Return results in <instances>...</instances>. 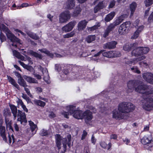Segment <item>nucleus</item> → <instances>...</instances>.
I'll use <instances>...</instances> for the list:
<instances>
[{
	"label": "nucleus",
	"instance_id": "4c0bfd02",
	"mask_svg": "<svg viewBox=\"0 0 153 153\" xmlns=\"http://www.w3.org/2000/svg\"><path fill=\"white\" fill-rule=\"evenodd\" d=\"M124 16L123 15H122L119 16L118 18V19H116L115 21L114 22L117 24V25H119L123 21L124 19Z\"/></svg>",
	"mask_w": 153,
	"mask_h": 153
},
{
	"label": "nucleus",
	"instance_id": "ddd939ff",
	"mask_svg": "<svg viewBox=\"0 0 153 153\" xmlns=\"http://www.w3.org/2000/svg\"><path fill=\"white\" fill-rule=\"evenodd\" d=\"M148 85L140 81V84L138 85L135 88V91L137 92L140 93L142 91H145L147 89Z\"/></svg>",
	"mask_w": 153,
	"mask_h": 153
},
{
	"label": "nucleus",
	"instance_id": "39448f33",
	"mask_svg": "<svg viewBox=\"0 0 153 153\" xmlns=\"http://www.w3.org/2000/svg\"><path fill=\"white\" fill-rule=\"evenodd\" d=\"M130 24V22L128 21L124 22L121 25L118 30L119 33L121 35L127 33L129 29Z\"/></svg>",
	"mask_w": 153,
	"mask_h": 153
},
{
	"label": "nucleus",
	"instance_id": "cd10ccee",
	"mask_svg": "<svg viewBox=\"0 0 153 153\" xmlns=\"http://www.w3.org/2000/svg\"><path fill=\"white\" fill-rule=\"evenodd\" d=\"M34 102L33 105L37 106H40L42 107H44L46 105V103L40 100H33Z\"/></svg>",
	"mask_w": 153,
	"mask_h": 153
},
{
	"label": "nucleus",
	"instance_id": "6e6552de",
	"mask_svg": "<svg viewBox=\"0 0 153 153\" xmlns=\"http://www.w3.org/2000/svg\"><path fill=\"white\" fill-rule=\"evenodd\" d=\"M75 25V22L71 21L63 27L62 28L63 32H68L71 31Z\"/></svg>",
	"mask_w": 153,
	"mask_h": 153
},
{
	"label": "nucleus",
	"instance_id": "79ce46f5",
	"mask_svg": "<svg viewBox=\"0 0 153 153\" xmlns=\"http://www.w3.org/2000/svg\"><path fill=\"white\" fill-rule=\"evenodd\" d=\"M0 134L1 136L3 138V140L5 142L7 143V139L5 134V130H4L3 131H0Z\"/></svg>",
	"mask_w": 153,
	"mask_h": 153
},
{
	"label": "nucleus",
	"instance_id": "a211bd4d",
	"mask_svg": "<svg viewBox=\"0 0 153 153\" xmlns=\"http://www.w3.org/2000/svg\"><path fill=\"white\" fill-rule=\"evenodd\" d=\"M143 97H147V95L153 94V86L151 85H148L147 89L145 92L143 93Z\"/></svg>",
	"mask_w": 153,
	"mask_h": 153
},
{
	"label": "nucleus",
	"instance_id": "de8ad7c7",
	"mask_svg": "<svg viewBox=\"0 0 153 153\" xmlns=\"http://www.w3.org/2000/svg\"><path fill=\"white\" fill-rule=\"evenodd\" d=\"M131 70L133 72L137 74H140L141 72L138 69V67L137 66H133L131 68Z\"/></svg>",
	"mask_w": 153,
	"mask_h": 153
},
{
	"label": "nucleus",
	"instance_id": "f3484780",
	"mask_svg": "<svg viewBox=\"0 0 153 153\" xmlns=\"http://www.w3.org/2000/svg\"><path fill=\"white\" fill-rule=\"evenodd\" d=\"M117 42L115 41L108 42L105 44V48L109 49H114L116 47Z\"/></svg>",
	"mask_w": 153,
	"mask_h": 153
},
{
	"label": "nucleus",
	"instance_id": "774afa93",
	"mask_svg": "<svg viewBox=\"0 0 153 153\" xmlns=\"http://www.w3.org/2000/svg\"><path fill=\"white\" fill-rule=\"evenodd\" d=\"M91 143L94 144L95 145L96 141V140L95 138V137L94 134L92 135L91 138Z\"/></svg>",
	"mask_w": 153,
	"mask_h": 153
},
{
	"label": "nucleus",
	"instance_id": "9b49d317",
	"mask_svg": "<svg viewBox=\"0 0 153 153\" xmlns=\"http://www.w3.org/2000/svg\"><path fill=\"white\" fill-rule=\"evenodd\" d=\"M6 36L7 38L13 42L20 43V40L16 36L10 31L7 32Z\"/></svg>",
	"mask_w": 153,
	"mask_h": 153
},
{
	"label": "nucleus",
	"instance_id": "0e129e2a",
	"mask_svg": "<svg viewBox=\"0 0 153 153\" xmlns=\"http://www.w3.org/2000/svg\"><path fill=\"white\" fill-rule=\"evenodd\" d=\"M13 53L14 56L17 58L20 56V53L17 51L14 50L13 51Z\"/></svg>",
	"mask_w": 153,
	"mask_h": 153
},
{
	"label": "nucleus",
	"instance_id": "69168bd1",
	"mask_svg": "<svg viewBox=\"0 0 153 153\" xmlns=\"http://www.w3.org/2000/svg\"><path fill=\"white\" fill-rule=\"evenodd\" d=\"M49 117L50 118L52 119L55 117H56V115L53 112L51 111L49 114Z\"/></svg>",
	"mask_w": 153,
	"mask_h": 153
},
{
	"label": "nucleus",
	"instance_id": "393cba45",
	"mask_svg": "<svg viewBox=\"0 0 153 153\" xmlns=\"http://www.w3.org/2000/svg\"><path fill=\"white\" fill-rule=\"evenodd\" d=\"M10 108L12 113L13 114L14 119H15L17 116V109L16 106L13 104H10Z\"/></svg>",
	"mask_w": 153,
	"mask_h": 153
},
{
	"label": "nucleus",
	"instance_id": "7c9ffc66",
	"mask_svg": "<svg viewBox=\"0 0 153 153\" xmlns=\"http://www.w3.org/2000/svg\"><path fill=\"white\" fill-rule=\"evenodd\" d=\"M137 7V4L135 2H133L130 5V10L131 11V15H133Z\"/></svg>",
	"mask_w": 153,
	"mask_h": 153
},
{
	"label": "nucleus",
	"instance_id": "864d4df0",
	"mask_svg": "<svg viewBox=\"0 0 153 153\" xmlns=\"http://www.w3.org/2000/svg\"><path fill=\"white\" fill-rule=\"evenodd\" d=\"M148 22L149 23L153 22V11L150 15L148 19Z\"/></svg>",
	"mask_w": 153,
	"mask_h": 153
},
{
	"label": "nucleus",
	"instance_id": "c85d7f7f",
	"mask_svg": "<svg viewBox=\"0 0 153 153\" xmlns=\"http://www.w3.org/2000/svg\"><path fill=\"white\" fill-rule=\"evenodd\" d=\"M100 146L102 148L104 149H107L108 150L110 149L112 145L111 142H109L107 145V143L104 141H102L100 143Z\"/></svg>",
	"mask_w": 153,
	"mask_h": 153
},
{
	"label": "nucleus",
	"instance_id": "5fc2aeb1",
	"mask_svg": "<svg viewBox=\"0 0 153 153\" xmlns=\"http://www.w3.org/2000/svg\"><path fill=\"white\" fill-rule=\"evenodd\" d=\"M99 26L94 25L91 27H89V28L88 29V30L89 31L91 32L93 31L94 30L97 29L98 27H99Z\"/></svg>",
	"mask_w": 153,
	"mask_h": 153
},
{
	"label": "nucleus",
	"instance_id": "6ab92c4d",
	"mask_svg": "<svg viewBox=\"0 0 153 153\" xmlns=\"http://www.w3.org/2000/svg\"><path fill=\"white\" fill-rule=\"evenodd\" d=\"M88 22L85 20L80 21L78 24V30H82L85 28Z\"/></svg>",
	"mask_w": 153,
	"mask_h": 153
},
{
	"label": "nucleus",
	"instance_id": "5701e85b",
	"mask_svg": "<svg viewBox=\"0 0 153 153\" xmlns=\"http://www.w3.org/2000/svg\"><path fill=\"white\" fill-rule=\"evenodd\" d=\"M7 77L9 82L15 87L17 89L20 90V87L19 85L16 82L15 80L10 76H7Z\"/></svg>",
	"mask_w": 153,
	"mask_h": 153
},
{
	"label": "nucleus",
	"instance_id": "412c9836",
	"mask_svg": "<svg viewBox=\"0 0 153 153\" xmlns=\"http://www.w3.org/2000/svg\"><path fill=\"white\" fill-rule=\"evenodd\" d=\"M141 50L140 49V47H138L137 48L133 49L131 52V54L132 56L138 57L142 55Z\"/></svg>",
	"mask_w": 153,
	"mask_h": 153
},
{
	"label": "nucleus",
	"instance_id": "bf43d9fd",
	"mask_svg": "<svg viewBox=\"0 0 153 153\" xmlns=\"http://www.w3.org/2000/svg\"><path fill=\"white\" fill-rule=\"evenodd\" d=\"M24 68L30 71H32L33 70V68L32 66L27 65H26Z\"/></svg>",
	"mask_w": 153,
	"mask_h": 153
},
{
	"label": "nucleus",
	"instance_id": "b1692460",
	"mask_svg": "<svg viewBox=\"0 0 153 153\" xmlns=\"http://www.w3.org/2000/svg\"><path fill=\"white\" fill-rule=\"evenodd\" d=\"M72 64H67L65 66V68H64L62 71V73L63 75H65L67 76V77L68 76L69 74L71 69V68H68V67L69 66V65H72Z\"/></svg>",
	"mask_w": 153,
	"mask_h": 153
},
{
	"label": "nucleus",
	"instance_id": "8fccbe9b",
	"mask_svg": "<svg viewBox=\"0 0 153 153\" xmlns=\"http://www.w3.org/2000/svg\"><path fill=\"white\" fill-rule=\"evenodd\" d=\"M40 134L42 136H46L48 135V131L43 129L40 131Z\"/></svg>",
	"mask_w": 153,
	"mask_h": 153
},
{
	"label": "nucleus",
	"instance_id": "2eb2a0df",
	"mask_svg": "<svg viewBox=\"0 0 153 153\" xmlns=\"http://www.w3.org/2000/svg\"><path fill=\"white\" fill-rule=\"evenodd\" d=\"M55 140L56 145L58 148V149L59 150L61 148L62 145V137L59 134H56L55 135Z\"/></svg>",
	"mask_w": 153,
	"mask_h": 153
},
{
	"label": "nucleus",
	"instance_id": "a18cd8bd",
	"mask_svg": "<svg viewBox=\"0 0 153 153\" xmlns=\"http://www.w3.org/2000/svg\"><path fill=\"white\" fill-rule=\"evenodd\" d=\"M144 2L146 7H149L153 4V0H145Z\"/></svg>",
	"mask_w": 153,
	"mask_h": 153
},
{
	"label": "nucleus",
	"instance_id": "72a5a7b5",
	"mask_svg": "<svg viewBox=\"0 0 153 153\" xmlns=\"http://www.w3.org/2000/svg\"><path fill=\"white\" fill-rule=\"evenodd\" d=\"M96 36L95 35H89L86 38V41L88 43H90L95 40Z\"/></svg>",
	"mask_w": 153,
	"mask_h": 153
},
{
	"label": "nucleus",
	"instance_id": "dca6fc26",
	"mask_svg": "<svg viewBox=\"0 0 153 153\" xmlns=\"http://www.w3.org/2000/svg\"><path fill=\"white\" fill-rule=\"evenodd\" d=\"M75 4V0H67L65 3L66 7L69 10H71L74 7Z\"/></svg>",
	"mask_w": 153,
	"mask_h": 153
},
{
	"label": "nucleus",
	"instance_id": "13d9d810",
	"mask_svg": "<svg viewBox=\"0 0 153 153\" xmlns=\"http://www.w3.org/2000/svg\"><path fill=\"white\" fill-rule=\"evenodd\" d=\"M116 1L114 0H113L110 2V4L108 5V8H112L115 5Z\"/></svg>",
	"mask_w": 153,
	"mask_h": 153
},
{
	"label": "nucleus",
	"instance_id": "c03bdc74",
	"mask_svg": "<svg viewBox=\"0 0 153 153\" xmlns=\"http://www.w3.org/2000/svg\"><path fill=\"white\" fill-rule=\"evenodd\" d=\"M75 34V33L74 31H73L70 33H68L64 35L63 36L64 38H68L73 36Z\"/></svg>",
	"mask_w": 153,
	"mask_h": 153
},
{
	"label": "nucleus",
	"instance_id": "3c124183",
	"mask_svg": "<svg viewBox=\"0 0 153 153\" xmlns=\"http://www.w3.org/2000/svg\"><path fill=\"white\" fill-rule=\"evenodd\" d=\"M125 64L129 65L133 64H134V61L133 60H129L128 59L125 58Z\"/></svg>",
	"mask_w": 153,
	"mask_h": 153
},
{
	"label": "nucleus",
	"instance_id": "4d7b16f0",
	"mask_svg": "<svg viewBox=\"0 0 153 153\" xmlns=\"http://www.w3.org/2000/svg\"><path fill=\"white\" fill-rule=\"evenodd\" d=\"M29 5L28 3H22L21 6H18L17 7V9H20L21 8L26 7H28Z\"/></svg>",
	"mask_w": 153,
	"mask_h": 153
},
{
	"label": "nucleus",
	"instance_id": "1a4fd4ad",
	"mask_svg": "<svg viewBox=\"0 0 153 153\" xmlns=\"http://www.w3.org/2000/svg\"><path fill=\"white\" fill-rule=\"evenodd\" d=\"M123 113L120 112L118 110L114 109L112 111V118L116 120L123 119L124 116Z\"/></svg>",
	"mask_w": 153,
	"mask_h": 153
},
{
	"label": "nucleus",
	"instance_id": "20e7f679",
	"mask_svg": "<svg viewBox=\"0 0 153 153\" xmlns=\"http://www.w3.org/2000/svg\"><path fill=\"white\" fill-rule=\"evenodd\" d=\"M140 82V81L138 80H131L127 83V86L129 89L126 91L127 93H129L132 92L137 86L139 85Z\"/></svg>",
	"mask_w": 153,
	"mask_h": 153
},
{
	"label": "nucleus",
	"instance_id": "338daca9",
	"mask_svg": "<svg viewBox=\"0 0 153 153\" xmlns=\"http://www.w3.org/2000/svg\"><path fill=\"white\" fill-rule=\"evenodd\" d=\"M62 114L64 116V117L65 118L67 119L69 118L68 117L69 114L68 112L66 111H64L62 113Z\"/></svg>",
	"mask_w": 153,
	"mask_h": 153
},
{
	"label": "nucleus",
	"instance_id": "473e14b6",
	"mask_svg": "<svg viewBox=\"0 0 153 153\" xmlns=\"http://www.w3.org/2000/svg\"><path fill=\"white\" fill-rule=\"evenodd\" d=\"M29 53L31 55L36 58H38L40 59H42L43 57L41 54H39L33 50H30L29 52Z\"/></svg>",
	"mask_w": 153,
	"mask_h": 153
},
{
	"label": "nucleus",
	"instance_id": "4468645a",
	"mask_svg": "<svg viewBox=\"0 0 153 153\" xmlns=\"http://www.w3.org/2000/svg\"><path fill=\"white\" fill-rule=\"evenodd\" d=\"M102 56L104 57L109 58H112L114 57H119V56L117 55V52L115 51H110L108 52H104L102 53Z\"/></svg>",
	"mask_w": 153,
	"mask_h": 153
},
{
	"label": "nucleus",
	"instance_id": "c756f323",
	"mask_svg": "<svg viewBox=\"0 0 153 153\" xmlns=\"http://www.w3.org/2000/svg\"><path fill=\"white\" fill-rule=\"evenodd\" d=\"M115 14V13L114 12H111L106 16L105 18V20L107 22H109L113 19Z\"/></svg>",
	"mask_w": 153,
	"mask_h": 153
},
{
	"label": "nucleus",
	"instance_id": "6e6d98bb",
	"mask_svg": "<svg viewBox=\"0 0 153 153\" xmlns=\"http://www.w3.org/2000/svg\"><path fill=\"white\" fill-rule=\"evenodd\" d=\"M0 40L1 42H4L6 40V37L1 32L0 33Z\"/></svg>",
	"mask_w": 153,
	"mask_h": 153
},
{
	"label": "nucleus",
	"instance_id": "052dcab7",
	"mask_svg": "<svg viewBox=\"0 0 153 153\" xmlns=\"http://www.w3.org/2000/svg\"><path fill=\"white\" fill-rule=\"evenodd\" d=\"M87 132H86L85 130H83V133L82 136L81 140H83L85 139L87 135Z\"/></svg>",
	"mask_w": 153,
	"mask_h": 153
},
{
	"label": "nucleus",
	"instance_id": "49530a36",
	"mask_svg": "<svg viewBox=\"0 0 153 153\" xmlns=\"http://www.w3.org/2000/svg\"><path fill=\"white\" fill-rule=\"evenodd\" d=\"M81 11V9L80 8H77L76 9L74 12L73 16H77L80 13Z\"/></svg>",
	"mask_w": 153,
	"mask_h": 153
},
{
	"label": "nucleus",
	"instance_id": "9d476101",
	"mask_svg": "<svg viewBox=\"0 0 153 153\" xmlns=\"http://www.w3.org/2000/svg\"><path fill=\"white\" fill-rule=\"evenodd\" d=\"M18 111L17 120L18 121H20L21 124L23 122L26 123L27 120L25 113L23 112L22 111L19 110H18Z\"/></svg>",
	"mask_w": 153,
	"mask_h": 153
},
{
	"label": "nucleus",
	"instance_id": "4be33fe9",
	"mask_svg": "<svg viewBox=\"0 0 153 153\" xmlns=\"http://www.w3.org/2000/svg\"><path fill=\"white\" fill-rule=\"evenodd\" d=\"M73 116L77 119H83V112L82 110H76L73 114Z\"/></svg>",
	"mask_w": 153,
	"mask_h": 153
},
{
	"label": "nucleus",
	"instance_id": "09e8293b",
	"mask_svg": "<svg viewBox=\"0 0 153 153\" xmlns=\"http://www.w3.org/2000/svg\"><path fill=\"white\" fill-rule=\"evenodd\" d=\"M66 137L67 138V140H68V141H67V145H68V147L70 148L71 146V135L70 134H68L67 135V137Z\"/></svg>",
	"mask_w": 153,
	"mask_h": 153
},
{
	"label": "nucleus",
	"instance_id": "e433bc0d",
	"mask_svg": "<svg viewBox=\"0 0 153 153\" xmlns=\"http://www.w3.org/2000/svg\"><path fill=\"white\" fill-rule=\"evenodd\" d=\"M117 25V24L114 22H113V23L109 25H108L107 27L106 30L110 32L112 31L113 29Z\"/></svg>",
	"mask_w": 153,
	"mask_h": 153
},
{
	"label": "nucleus",
	"instance_id": "f03ea898",
	"mask_svg": "<svg viewBox=\"0 0 153 153\" xmlns=\"http://www.w3.org/2000/svg\"><path fill=\"white\" fill-rule=\"evenodd\" d=\"M68 68H71V71L68 78L71 80L76 79L77 77L80 76L82 72V67L80 66L73 65H69Z\"/></svg>",
	"mask_w": 153,
	"mask_h": 153
},
{
	"label": "nucleus",
	"instance_id": "bb28decb",
	"mask_svg": "<svg viewBox=\"0 0 153 153\" xmlns=\"http://www.w3.org/2000/svg\"><path fill=\"white\" fill-rule=\"evenodd\" d=\"M24 78L28 82L30 83H37L38 81L35 78L30 76L25 75Z\"/></svg>",
	"mask_w": 153,
	"mask_h": 153
},
{
	"label": "nucleus",
	"instance_id": "603ef678",
	"mask_svg": "<svg viewBox=\"0 0 153 153\" xmlns=\"http://www.w3.org/2000/svg\"><path fill=\"white\" fill-rule=\"evenodd\" d=\"M140 33L136 30L134 33L133 35L131 36V39H137L139 36Z\"/></svg>",
	"mask_w": 153,
	"mask_h": 153
},
{
	"label": "nucleus",
	"instance_id": "37998d69",
	"mask_svg": "<svg viewBox=\"0 0 153 153\" xmlns=\"http://www.w3.org/2000/svg\"><path fill=\"white\" fill-rule=\"evenodd\" d=\"M3 123V120L2 118V115L0 114V131H3L5 130V127L2 126Z\"/></svg>",
	"mask_w": 153,
	"mask_h": 153
},
{
	"label": "nucleus",
	"instance_id": "f8f14e48",
	"mask_svg": "<svg viewBox=\"0 0 153 153\" xmlns=\"http://www.w3.org/2000/svg\"><path fill=\"white\" fill-rule=\"evenodd\" d=\"M143 78L148 82L153 84V74L147 72L143 74Z\"/></svg>",
	"mask_w": 153,
	"mask_h": 153
},
{
	"label": "nucleus",
	"instance_id": "f704fd0d",
	"mask_svg": "<svg viewBox=\"0 0 153 153\" xmlns=\"http://www.w3.org/2000/svg\"><path fill=\"white\" fill-rule=\"evenodd\" d=\"M18 82L21 86L25 87L27 86L26 82L24 80L22 77L21 78H19L18 80Z\"/></svg>",
	"mask_w": 153,
	"mask_h": 153
},
{
	"label": "nucleus",
	"instance_id": "7ed1b4c3",
	"mask_svg": "<svg viewBox=\"0 0 153 153\" xmlns=\"http://www.w3.org/2000/svg\"><path fill=\"white\" fill-rule=\"evenodd\" d=\"M141 142L144 145V148L148 150L153 147V140L151 136H144L141 139Z\"/></svg>",
	"mask_w": 153,
	"mask_h": 153
},
{
	"label": "nucleus",
	"instance_id": "a19ab883",
	"mask_svg": "<svg viewBox=\"0 0 153 153\" xmlns=\"http://www.w3.org/2000/svg\"><path fill=\"white\" fill-rule=\"evenodd\" d=\"M67 140L66 137L62 139V144L63 147V151L65 152L67 150Z\"/></svg>",
	"mask_w": 153,
	"mask_h": 153
},
{
	"label": "nucleus",
	"instance_id": "2f4dec72",
	"mask_svg": "<svg viewBox=\"0 0 153 153\" xmlns=\"http://www.w3.org/2000/svg\"><path fill=\"white\" fill-rule=\"evenodd\" d=\"M153 108V106L149 101H147V102L145 103L143 106L144 109L147 111H151Z\"/></svg>",
	"mask_w": 153,
	"mask_h": 153
},
{
	"label": "nucleus",
	"instance_id": "a878e982",
	"mask_svg": "<svg viewBox=\"0 0 153 153\" xmlns=\"http://www.w3.org/2000/svg\"><path fill=\"white\" fill-rule=\"evenodd\" d=\"M104 7L103 1H102L99 2L97 5L94 8V13H97L99 10L103 9Z\"/></svg>",
	"mask_w": 153,
	"mask_h": 153
},
{
	"label": "nucleus",
	"instance_id": "0eeeda50",
	"mask_svg": "<svg viewBox=\"0 0 153 153\" xmlns=\"http://www.w3.org/2000/svg\"><path fill=\"white\" fill-rule=\"evenodd\" d=\"M93 116L92 113L89 110H87L83 112V119L87 124H89L90 121L92 119Z\"/></svg>",
	"mask_w": 153,
	"mask_h": 153
},
{
	"label": "nucleus",
	"instance_id": "c9c22d12",
	"mask_svg": "<svg viewBox=\"0 0 153 153\" xmlns=\"http://www.w3.org/2000/svg\"><path fill=\"white\" fill-rule=\"evenodd\" d=\"M28 36L31 38L35 40H38L39 39V36L36 35V33H33L30 32L27 33Z\"/></svg>",
	"mask_w": 153,
	"mask_h": 153
},
{
	"label": "nucleus",
	"instance_id": "58836bf2",
	"mask_svg": "<svg viewBox=\"0 0 153 153\" xmlns=\"http://www.w3.org/2000/svg\"><path fill=\"white\" fill-rule=\"evenodd\" d=\"M69 108L68 111L71 114H74L76 111V106L73 105H69Z\"/></svg>",
	"mask_w": 153,
	"mask_h": 153
},
{
	"label": "nucleus",
	"instance_id": "e2e57ef3",
	"mask_svg": "<svg viewBox=\"0 0 153 153\" xmlns=\"http://www.w3.org/2000/svg\"><path fill=\"white\" fill-rule=\"evenodd\" d=\"M105 51V50H102L94 54V57H97L99 56H100L101 54H102V53H103Z\"/></svg>",
	"mask_w": 153,
	"mask_h": 153
},
{
	"label": "nucleus",
	"instance_id": "ea45409f",
	"mask_svg": "<svg viewBox=\"0 0 153 153\" xmlns=\"http://www.w3.org/2000/svg\"><path fill=\"white\" fill-rule=\"evenodd\" d=\"M142 55L147 53L149 51V48L147 47H140Z\"/></svg>",
	"mask_w": 153,
	"mask_h": 153
},
{
	"label": "nucleus",
	"instance_id": "f257e3e1",
	"mask_svg": "<svg viewBox=\"0 0 153 153\" xmlns=\"http://www.w3.org/2000/svg\"><path fill=\"white\" fill-rule=\"evenodd\" d=\"M134 107L131 103L125 102L120 103L117 109L121 113L127 114L132 112L134 110Z\"/></svg>",
	"mask_w": 153,
	"mask_h": 153
},
{
	"label": "nucleus",
	"instance_id": "423d86ee",
	"mask_svg": "<svg viewBox=\"0 0 153 153\" xmlns=\"http://www.w3.org/2000/svg\"><path fill=\"white\" fill-rule=\"evenodd\" d=\"M71 18V13L68 11H65L62 12L59 16V21L62 23L66 22Z\"/></svg>",
	"mask_w": 153,
	"mask_h": 153
},
{
	"label": "nucleus",
	"instance_id": "680f3d73",
	"mask_svg": "<svg viewBox=\"0 0 153 153\" xmlns=\"http://www.w3.org/2000/svg\"><path fill=\"white\" fill-rule=\"evenodd\" d=\"M55 70L58 72H60L61 70V68L59 65L58 64H56L55 66Z\"/></svg>",
	"mask_w": 153,
	"mask_h": 153
},
{
	"label": "nucleus",
	"instance_id": "aec40b11",
	"mask_svg": "<svg viewBox=\"0 0 153 153\" xmlns=\"http://www.w3.org/2000/svg\"><path fill=\"white\" fill-rule=\"evenodd\" d=\"M134 43L132 44L128 43L124 45L123 47V49L125 51L128 52L132 49H134Z\"/></svg>",
	"mask_w": 153,
	"mask_h": 153
}]
</instances>
